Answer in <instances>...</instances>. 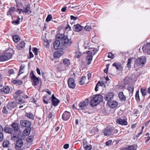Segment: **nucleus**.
I'll list each match as a JSON object with an SVG mask.
<instances>
[{
    "label": "nucleus",
    "mask_w": 150,
    "mask_h": 150,
    "mask_svg": "<svg viewBox=\"0 0 150 150\" xmlns=\"http://www.w3.org/2000/svg\"><path fill=\"white\" fill-rule=\"evenodd\" d=\"M146 61V58L144 56H142L137 59L134 64V67L136 71L142 68L144 64Z\"/></svg>",
    "instance_id": "1"
},
{
    "label": "nucleus",
    "mask_w": 150,
    "mask_h": 150,
    "mask_svg": "<svg viewBox=\"0 0 150 150\" xmlns=\"http://www.w3.org/2000/svg\"><path fill=\"white\" fill-rule=\"evenodd\" d=\"M103 99V96L100 94H96L91 100L90 103L93 106L97 105L102 101Z\"/></svg>",
    "instance_id": "2"
},
{
    "label": "nucleus",
    "mask_w": 150,
    "mask_h": 150,
    "mask_svg": "<svg viewBox=\"0 0 150 150\" xmlns=\"http://www.w3.org/2000/svg\"><path fill=\"white\" fill-rule=\"evenodd\" d=\"M118 132L117 130L111 127L108 126L106 127L104 131V134L105 136H110Z\"/></svg>",
    "instance_id": "3"
},
{
    "label": "nucleus",
    "mask_w": 150,
    "mask_h": 150,
    "mask_svg": "<svg viewBox=\"0 0 150 150\" xmlns=\"http://www.w3.org/2000/svg\"><path fill=\"white\" fill-rule=\"evenodd\" d=\"M93 49L92 52L88 51L87 52V53L88 55L86 58V62L88 65L91 62L92 60L93 56L97 52V50L95 49Z\"/></svg>",
    "instance_id": "4"
},
{
    "label": "nucleus",
    "mask_w": 150,
    "mask_h": 150,
    "mask_svg": "<svg viewBox=\"0 0 150 150\" xmlns=\"http://www.w3.org/2000/svg\"><path fill=\"white\" fill-rule=\"evenodd\" d=\"M12 54L9 52H6L0 54V62H4L10 59Z\"/></svg>",
    "instance_id": "5"
},
{
    "label": "nucleus",
    "mask_w": 150,
    "mask_h": 150,
    "mask_svg": "<svg viewBox=\"0 0 150 150\" xmlns=\"http://www.w3.org/2000/svg\"><path fill=\"white\" fill-rule=\"evenodd\" d=\"M16 11L18 12L19 14H20L22 12H23L28 14H30L31 13L30 5L29 4H28L24 8L23 10L22 9H17L16 10Z\"/></svg>",
    "instance_id": "6"
},
{
    "label": "nucleus",
    "mask_w": 150,
    "mask_h": 150,
    "mask_svg": "<svg viewBox=\"0 0 150 150\" xmlns=\"http://www.w3.org/2000/svg\"><path fill=\"white\" fill-rule=\"evenodd\" d=\"M63 63L61 64L62 66L60 69L62 70H67L70 64V61L67 59L65 58L63 59Z\"/></svg>",
    "instance_id": "7"
},
{
    "label": "nucleus",
    "mask_w": 150,
    "mask_h": 150,
    "mask_svg": "<svg viewBox=\"0 0 150 150\" xmlns=\"http://www.w3.org/2000/svg\"><path fill=\"white\" fill-rule=\"evenodd\" d=\"M89 104V100L86 99L83 101L81 102L79 104V108L78 110H84L87 108Z\"/></svg>",
    "instance_id": "8"
},
{
    "label": "nucleus",
    "mask_w": 150,
    "mask_h": 150,
    "mask_svg": "<svg viewBox=\"0 0 150 150\" xmlns=\"http://www.w3.org/2000/svg\"><path fill=\"white\" fill-rule=\"evenodd\" d=\"M61 42L63 45H69L71 43V40H69L67 36H64L61 39Z\"/></svg>",
    "instance_id": "9"
},
{
    "label": "nucleus",
    "mask_w": 150,
    "mask_h": 150,
    "mask_svg": "<svg viewBox=\"0 0 150 150\" xmlns=\"http://www.w3.org/2000/svg\"><path fill=\"white\" fill-rule=\"evenodd\" d=\"M142 50L144 52L150 54V43L144 45L142 47Z\"/></svg>",
    "instance_id": "10"
},
{
    "label": "nucleus",
    "mask_w": 150,
    "mask_h": 150,
    "mask_svg": "<svg viewBox=\"0 0 150 150\" xmlns=\"http://www.w3.org/2000/svg\"><path fill=\"white\" fill-rule=\"evenodd\" d=\"M69 87L71 88L74 89L76 86L74 79L71 78H69L67 81Z\"/></svg>",
    "instance_id": "11"
},
{
    "label": "nucleus",
    "mask_w": 150,
    "mask_h": 150,
    "mask_svg": "<svg viewBox=\"0 0 150 150\" xmlns=\"http://www.w3.org/2000/svg\"><path fill=\"white\" fill-rule=\"evenodd\" d=\"M21 125L23 127L27 128L30 127L31 125V123L27 120H22L20 122Z\"/></svg>",
    "instance_id": "12"
},
{
    "label": "nucleus",
    "mask_w": 150,
    "mask_h": 150,
    "mask_svg": "<svg viewBox=\"0 0 150 150\" xmlns=\"http://www.w3.org/2000/svg\"><path fill=\"white\" fill-rule=\"evenodd\" d=\"M114 96L113 93L110 92L106 94L104 97V99L106 100L109 102L112 99Z\"/></svg>",
    "instance_id": "13"
},
{
    "label": "nucleus",
    "mask_w": 150,
    "mask_h": 150,
    "mask_svg": "<svg viewBox=\"0 0 150 150\" xmlns=\"http://www.w3.org/2000/svg\"><path fill=\"white\" fill-rule=\"evenodd\" d=\"M70 116V113L69 112L66 111L62 115V119L64 121H67L69 119Z\"/></svg>",
    "instance_id": "14"
},
{
    "label": "nucleus",
    "mask_w": 150,
    "mask_h": 150,
    "mask_svg": "<svg viewBox=\"0 0 150 150\" xmlns=\"http://www.w3.org/2000/svg\"><path fill=\"white\" fill-rule=\"evenodd\" d=\"M31 79L33 81L32 84L33 85L36 86L39 83V80L36 76L33 74L32 76L31 77Z\"/></svg>",
    "instance_id": "15"
},
{
    "label": "nucleus",
    "mask_w": 150,
    "mask_h": 150,
    "mask_svg": "<svg viewBox=\"0 0 150 150\" xmlns=\"http://www.w3.org/2000/svg\"><path fill=\"white\" fill-rule=\"evenodd\" d=\"M108 105L112 108H115L118 105V103L117 102L112 100L108 102Z\"/></svg>",
    "instance_id": "16"
},
{
    "label": "nucleus",
    "mask_w": 150,
    "mask_h": 150,
    "mask_svg": "<svg viewBox=\"0 0 150 150\" xmlns=\"http://www.w3.org/2000/svg\"><path fill=\"white\" fill-rule=\"evenodd\" d=\"M7 105V109L11 110L12 109L15 108L17 106L16 103L14 102H11L9 103Z\"/></svg>",
    "instance_id": "17"
},
{
    "label": "nucleus",
    "mask_w": 150,
    "mask_h": 150,
    "mask_svg": "<svg viewBox=\"0 0 150 150\" xmlns=\"http://www.w3.org/2000/svg\"><path fill=\"white\" fill-rule=\"evenodd\" d=\"M23 144V142L21 139H18L17 141L15 144V148L16 149H18L19 148H21Z\"/></svg>",
    "instance_id": "18"
},
{
    "label": "nucleus",
    "mask_w": 150,
    "mask_h": 150,
    "mask_svg": "<svg viewBox=\"0 0 150 150\" xmlns=\"http://www.w3.org/2000/svg\"><path fill=\"white\" fill-rule=\"evenodd\" d=\"M19 125L16 123L13 122L11 124V127L13 128L14 131L15 132H19Z\"/></svg>",
    "instance_id": "19"
},
{
    "label": "nucleus",
    "mask_w": 150,
    "mask_h": 150,
    "mask_svg": "<svg viewBox=\"0 0 150 150\" xmlns=\"http://www.w3.org/2000/svg\"><path fill=\"white\" fill-rule=\"evenodd\" d=\"M112 66L115 67L117 70H122L123 67L121 64L119 62H114L112 64Z\"/></svg>",
    "instance_id": "20"
},
{
    "label": "nucleus",
    "mask_w": 150,
    "mask_h": 150,
    "mask_svg": "<svg viewBox=\"0 0 150 150\" xmlns=\"http://www.w3.org/2000/svg\"><path fill=\"white\" fill-rule=\"evenodd\" d=\"M117 124L122 125H126L127 124V122L126 120L120 118L117 120Z\"/></svg>",
    "instance_id": "21"
},
{
    "label": "nucleus",
    "mask_w": 150,
    "mask_h": 150,
    "mask_svg": "<svg viewBox=\"0 0 150 150\" xmlns=\"http://www.w3.org/2000/svg\"><path fill=\"white\" fill-rule=\"evenodd\" d=\"M73 30L75 31L79 32L83 29L82 26L79 24L74 25L73 27Z\"/></svg>",
    "instance_id": "22"
},
{
    "label": "nucleus",
    "mask_w": 150,
    "mask_h": 150,
    "mask_svg": "<svg viewBox=\"0 0 150 150\" xmlns=\"http://www.w3.org/2000/svg\"><path fill=\"white\" fill-rule=\"evenodd\" d=\"M25 45V43L23 41H21L18 45L17 46V48L18 50H21L22 49L24 48Z\"/></svg>",
    "instance_id": "23"
},
{
    "label": "nucleus",
    "mask_w": 150,
    "mask_h": 150,
    "mask_svg": "<svg viewBox=\"0 0 150 150\" xmlns=\"http://www.w3.org/2000/svg\"><path fill=\"white\" fill-rule=\"evenodd\" d=\"M60 42L59 40H56L53 43V48L55 50L57 49L60 44Z\"/></svg>",
    "instance_id": "24"
},
{
    "label": "nucleus",
    "mask_w": 150,
    "mask_h": 150,
    "mask_svg": "<svg viewBox=\"0 0 150 150\" xmlns=\"http://www.w3.org/2000/svg\"><path fill=\"white\" fill-rule=\"evenodd\" d=\"M4 132L10 134H11L13 133V130L12 128L5 127H4Z\"/></svg>",
    "instance_id": "25"
},
{
    "label": "nucleus",
    "mask_w": 150,
    "mask_h": 150,
    "mask_svg": "<svg viewBox=\"0 0 150 150\" xmlns=\"http://www.w3.org/2000/svg\"><path fill=\"white\" fill-rule=\"evenodd\" d=\"M119 97L122 101H125L126 100V97L124 96L122 92H120L118 94Z\"/></svg>",
    "instance_id": "26"
},
{
    "label": "nucleus",
    "mask_w": 150,
    "mask_h": 150,
    "mask_svg": "<svg viewBox=\"0 0 150 150\" xmlns=\"http://www.w3.org/2000/svg\"><path fill=\"white\" fill-rule=\"evenodd\" d=\"M15 8L14 7H11L7 13L8 15L12 16V14L13 13L15 10Z\"/></svg>",
    "instance_id": "27"
},
{
    "label": "nucleus",
    "mask_w": 150,
    "mask_h": 150,
    "mask_svg": "<svg viewBox=\"0 0 150 150\" xmlns=\"http://www.w3.org/2000/svg\"><path fill=\"white\" fill-rule=\"evenodd\" d=\"M134 87L133 86L129 85L127 88V90L129 93V95L132 96L134 91Z\"/></svg>",
    "instance_id": "28"
},
{
    "label": "nucleus",
    "mask_w": 150,
    "mask_h": 150,
    "mask_svg": "<svg viewBox=\"0 0 150 150\" xmlns=\"http://www.w3.org/2000/svg\"><path fill=\"white\" fill-rule=\"evenodd\" d=\"M83 147L86 150H91L92 149V146L91 145H87L86 142H83Z\"/></svg>",
    "instance_id": "29"
},
{
    "label": "nucleus",
    "mask_w": 150,
    "mask_h": 150,
    "mask_svg": "<svg viewBox=\"0 0 150 150\" xmlns=\"http://www.w3.org/2000/svg\"><path fill=\"white\" fill-rule=\"evenodd\" d=\"M30 127L27 128L24 130L23 132V135L25 136H26L28 135L30 133Z\"/></svg>",
    "instance_id": "30"
},
{
    "label": "nucleus",
    "mask_w": 150,
    "mask_h": 150,
    "mask_svg": "<svg viewBox=\"0 0 150 150\" xmlns=\"http://www.w3.org/2000/svg\"><path fill=\"white\" fill-rule=\"evenodd\" d=\"M59 102V101L57 98L53 99L52 100L53 105L55 106H57Z\"/></svg>",
    "instance_id": "31"
},
{
    "label": "nucleus",
    "mask_w": 150,
    "mask_h": 150,
    "mask_svg": "<svg viewBox=\"0 0 150 150\" xmlns=\"http://www.w3.org/2000/svg\"><path fill=\"white\" fill-rule=\"evenodd\" d=\"M134 59V58L133 57H132V58H129V59H128L127 63V67L129 69H130L131 68V62L132 60Z\"/></svg>",
    "instance_id": "32"
},
{
    "label": "nucleus",
    "mask_w": 150,
    "mask_h": 150,
    "mask_svg": "<svg viewBox=\"0 0 150 150\" xmlns=\"http://www.w3.org/2000/svg\"><path fill=\"white\" fill-rule=\"evenodd\" d=\"M86 79V77L84 76H82L80 79V81H79V84L81 85H83L85 83L84 81Z\"/></svg>",
    "instance_id": "33"
},
{
    "label": "nucleus",
    "mask_w": 150,
    "mask_h": 150,
    "mask_svg": "<svg viewBox=\"0 0 150 150\" xmlns=\"http://www.w3.org/2000/svg\"><path fill=\"white\" fill-rule=\"evenodd\" d=\"M12 82L14 84H16L19 85H22L23 83L22 81L21 80H13Z\"/></svg>",
    "instance_id": "34"
},
{
    "label": "nucleus",
    "mask_w": 150,
    "mask_h": 150,
    "mask_svg": "<svg viewBox=\"0 0 150 150\" xmlns=\"http://www.w3.org/2000/svg\"><path fill=\"white\" fill-rule=\"evenodd\" d=\"M13 39L15 42L17 43L19 41V38L18 35H15L13 36Z\"/></svg>",
    "instance_id": "35"
},
{
    "label": "nucleus",
    "mask_w": 150,
    "mask_h": 150,
    "mask_svg": "<svg viewBox=\"0 0 150 150\" xmlns=\"http://www.w3.org/2000/svg\"><path fill=\"white\" fill-rule=\"evenodd\" d=\"M25 116L28 118L33 120L34 119V116L33 114L31 113H27L25 115Z\"/></svg>",
    "instance_id": "36"
},
{
    "label": "nucleus",
    "mask_w": 150,
    "mask_h": 150,
    "mask_svg": "<svg viewBox=\"0 0 150 150\" xmlns=\"http://www.w3.org/2000/svg\"><path fill=\"white\" fill-rule=\"evenodd\" d=\"M3 89L4 90V93L7 94L10 91V88L8 87L7 86L4 87Z\"/></svg>",
    "instance_id": "37"
},
{
    "label": "nucleus",
    "mask_w": 150,
    "mask_h": 150,
    "mask_svg": "<svg viewBox=\"0 0 150 150\" xmlns=\"http://www.w3.org/2000/svg\"><path fill=\"white\" fill-rule=\"evenodd\" d=\"M20 18L18 17V18L16 20L12 22V23L14 25H17L19 24Z\"/></svg>",
    "instance_id": "38"
},
{
    "label": "nucleus",
    "mask_w": 150,
    "mask_h": 150,
    "mask_svg": "<svg viewBox=\"0 0 150 150\" xmlns=\"http://www.w3.org/2000/svg\"><path fill=\"white\" fill-rule=\"evenodd\" d=\"M9 142L8 140L4 141L3 143V146L4 147H7L8 146Z\"/></svg>",
    "instance_id": "39"
},
{
    "label": "nucleus",
    "mask_w": 150,
    "mask_h": 150,
    "mask_svg": "<svg viewBox=\"0 0 150 150\" xmlns=\"http://www.w3.org/2000/svg\"><path fill=\"white\" fill-rule=\"evenodd\" d=\"M25 67L24 65H22L20 67V69L19 70V73L18 74V75H20L21 74L23 73V72L24 70L23 69Z\"/></svg>",
    "instance_id": "40"
},
{
    "label": "nucleus",
    "mask_w": 150,
    "mask_h": 150,
    "mask_svg": "<svg viewBox=\"0 0 150 150\" xmlns=\"http://www.w3.org/2000/svg\"><path fill=\"white\" fill-rule=\"evenodd\" d=\"M146 89L143 88H142L141 89V92L142 93V96H144L146 93Z\"/></svg>",
    "instance_id": "41"
},
{
    "label": "nucleus",
    "mask_w": 150,
    "mask_h": 150,
    "mask_svg": "<svg viewBox=\"0 0 150 150\" xmlns=\"http://www.w3.org/2000/svg\"><path fill=\"white\" fill-rule=\"evenodd\" d=\"M33 140V137L32 136H29L27 137L26 141L28 142H31Z\"/></svg>",
    "instance_id": "42"
},
{
    "label": "nucleus",
    "mask_w": 150,
    "mask_h": 150,
    "mask_svg": "<svg viewBox=\"0 0 150 150\" xmlns=\"http://www.w3.org/2000/svg\"><path fill=\"white\" fill-rule=\"evenodd\" d=\"M135 98L137 101L139 102L140 101L139 90H138L136 92L135 94Z\"/></svg>",
    "instance_id": "43"
},
{
    "label": "nucleus",
    "mask_w": 150,
    "mask_h": 150,
    "mask_svg": "<svg viewBox=\"0 0 150 150\" xmlns=\"http://www.w3.org/2000/svg\"><path fill=\"white\" fill-rule=\"evenodd\" d=\"M10 110H8L7 109V105L6 107L4 106L2 112L5 113H7Z\"/></svg>",
    "instance_id": "44"
},
{
    "label": "nucleus",
    "mask_w": 150,
    "mask_h": 150,
    "mask_svg": "<svg viewBox=\"0 0 150 150\" xmlns=\"http://www.w3.org/2000/svg\"><path fill=\"white\" fill-rule=\"evenodd\" d=\"M64 37L63 35H61L60 34H57V35L56 36V40H61V39L63 38V37Z\"/></svg>",
    "instance_id": "45"
},
{
    "label": "nucleus",
    "mask_w": 150,
    "mask_h": 150,
    "mask_svg": "<svg viewBox=\"0 0 150 150\" xmlns=\"http://www.w3.org/2000/svg\"><path fill=\"white\" fill-rule=\"evenodd\" d=\"M52 18V16L51 14L48 15L46 19V22H48L50 21Z\"/></svg>",
    "instance_id": "46"
},
{
    "label": "nucleus",
    "mask_w": 150,
    "mask_h": 150,
    "mask_svg": "<svg viewBox=\"0 0 150 150\" xmlns=\"http://www.w3.org/2000/svg\"><path fill=\"white\" fill-rule=\"evenodd\" d=\"M54 116V114L53 112H50L48 115L49 119H53Z\"/></svg>",
    "instance_id": "47"
},
{
    "label": "nucleus",
    "mask_w": 150,
    "mask_h": 150,
    "mask_svg": "<svg viewBox=\"0 0 150 150\" xmlns=\"http://www.w3.org/2000/svg\"><path fill=\"white\" fill-rule=\"evenodd\" d=\"M54 58H59L61 55L60 54L59 52L58 51L54 53Z\"/></svg>",
    "instance_id": "48"
},
{
    "label": "nucleus",
    "mask_w": 150,
    "mask_h": 150,
    "mask_svg": "<svg viewBox=\"0 0 150 150\" xmlns=\"http://www.w3.org/2000/svg\"><path fill=\"white\" fill-rule=\"evenodd\" d=\"M25 102V100L23 98L21 99L18 100V103L19 104L21 105L23 103Z\"/></svg>",
    "instance_id": "49"
},
{
    "label": "nucleus",
    "mask_w": 150,
    "mask_h": 150,
    "mask_svg": "<svg viewBox=\"0 0 150 150\" xmlns=\"http://www.w3.org/2000/svg\"><path fill=\"white\" fill-rule=\"evenodd\" d=\"M33 51L35 55H37L38 54V49L36 47L33 48Z\"/></svg>",
    "instance_id": "50"
},
{
    "label": "nucleus",
    "mask_w": 150,
    "mask_h": 150,
    "mask_svg": "<svg viewBox=\"0 0 150 150\" xmlns=\"http://www.w3.org/2000/svg\"><path fill=\"white\" fill-rule=\"evenodd\" d=\"M44 45L46 47H48L49 46V43L48 41L47 40L46 41L44 40Z\"/></svg>",
    "instance_id": "51"
},
{
    "label": "nucleus",
    "mask_w": 150,
    "mask_h": 150,
    "mask_svg": "<svg viewBox=\"0 0 150 150\" xmlns=\"http://www.w3.org/2000/svg\"><path fill=\"white\" fill-rule=\"evenodd\" d=\"M85 29L88 31H89L91 30V26L88 25H86L85 27Z\"/></svg>",
    "instance_id": "52"
},
{
    "label": "nucleus",
    "mask_w": 150,
    "mask_h": 150,
    "mask_svg": "<svg viewBox=\"0 0 150 150\" xmlns=\"http://www.w3.org/2000/svg\"><path fill=\"white\" fill-rule=\"evenodd\" d=\"M108 57L109 58L113 59L114 57V55L112 54V53L109 52L108 53Z\"/></svg>",
    "instance_id": "53"
},
{
    "label": "nucleus",
    "mask_w": 150,
    "mask_h": 150,
    "mask_svg": "<svg viewBox=\"0 0 150 150\" xmlns=\"http://www.w3.org/2000/svg\"><path fill=\"white\" fill-rule=\"evenodd\" d=\"M19 137V135L18 136L16 135H14L12 136L11 137V139L12 140H15L17 139Z\"/></svg>",
    "instance_id": "54"
},
{
    "label": "nucleus",
    "mask_w": 150,
    "mask_h": 150,
    "mask_svg": "<svg viewBox=\"0 0 150 150\" xmlns=\"http://www.w3.org/2000/svg\"><path fill=\"white\" fill-rule=\"evenodd\" d=\"M128 150H134V145L129 146L128 147Z\"/></svg>",
    "instance_id": "55"
},
{
    "label": "nucleus",
    "mask_w": 150,
    "mask_h": 150,
    "mask_svg": "<svg viewBox=\"0 0 150 150\" xmlns=\"http://www.w3.org/2000/svg\"><path fill=\"white\" fill-rule=\"evenodd\" d=\"M143 108L142 105H140L138 106V108L137 110H138L139 111L141 112Z\"/></svg>",
    "instance_id": "56"
},
{
    "label": "nucleus",
    "mask_w": 150,
    "mask_h": 150,
    "mask_svg": "<svg viewBox=\"0 0 150 150\" xmlns=\"http://www.w3.org/2000/svg\"><path fill=\"white\" fill-rule=\"evenodd\" d=\"M140 112L138 110L135 109L134 110L133 112V114L134 115H136L137 114H139Z\"/></svg>",
    "instance_id": "57"
},
{
    "label": "nucleus",
    "mask_w": 150,
    "mask_h": 150,
    "mask_svg": "<svg viewBox=\"0 0 150 150\" xmlns=\"http://www.w3.org/2000/svg\"><path fill=\"white\" fill-rule=\"evenodd\" d=\"M4 134L2 132L0 133V141H1L3 140Z\"/></svg>",
    "instance_id": "58"
},
{
    "label": "nucleus",
    "mask_w": 150,
    "mask_h": 150,
    "mask_svg": "<svg viewBox=\"0 0 150 150\" xmlns=\"http://www.w3.org/2000/svg\"><path fill=\"white\" fill-rule=\"evenodd\" d=\"M23 93V91L20 90H18L15 92V94L17 95H19L20 94L22 93Z\"/></svg>",
    "instance_id": "59"
},
{
    "label": "nucleus",
    "mask_w": 150,
    "mask_h": 150,
    "mask_svg": "<svg viewBox=\"0 0 150 150\" xmlns=\"http://www.w3.org/2000/svg\"><path fill=\"white\" fill-rule=\"evenodd\" d=\"M70 18L71 20H74V21H75L78 18V17H75L73 16H70Z\"/></svg>",
    "instance_id": "60"
},
{
    "label": "nucleus",
    "mask_w": 150,
    "mask_h": 150,
    "mask_svg": "<svg viewBox=\"0 0 150 150\" xmlns=\"http://www.w3.org/2000/svg\"><path fill=\"white\" fill-rule=\"evenodd\" d=\"M9 74H13L14 73V70L12 69H11L8 71Z\"/></svg>",
    "instance_id": "61"
},
{
    "label": "nucleus",
    "mask_w": 150,
    "mask_h": 150,
    "mask_svg": "<svg viewBox=\"0 0 150 150\" xmlns=\"http://www.w3.org/2000/svg\"><path fill=\"white\" fill-rule=\"evenodd\" d=\"M100 83V81H98L97 83L96 84L95 88V90L96 91H97L98 90V86L99 85V83Z\"/></svg>",
    "instance_id": "62"
},
{
    "label": "nucleus",
    "mask_w": 150,
    "mask_h": 150,
    "mask_svg": "<svg viewBox=\"0 0 150 150\" xmlns=\"http://www.w3.org/2000/svg\"><path fill=\"white\" fill-rule=\"evenodd\" d=\"M112 141L111 140H109L106 142L105 144L106 146H108L111 143Z\"/></svg>",
    "instance_id": "63"
},
{
    "label": "nucleus",
    "mask_w": 150,
    "mask_h": 150,
    "mask_svg": "<svg viewBox=\"0 0 150 150\" xmlns=\"http://www.w3.org/2000/svg\"><path fill=\"white\" fill-rule=\"evenodd\" d=\"M69 145L68 144H65L64 146V148L65 149H68L69 147Z\"/></svg>",
    "instance_id": "64"
}]
</instances>
